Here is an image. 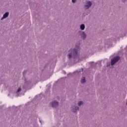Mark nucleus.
<instances>
[{
    "instance_id": "obj_6",
    "label": "nucleus",
    "mask_w": 127,
    "mask_h": 127,
    "mask_svg": "<svg viewBox=\"0 0 127 127\" xmlns=\"http://www.w3.org/2000/svg\"><path fill=\"white\" fill-rule=\"evenodd\" d=\"M72 109V112H73L74 113H76L77 111H79V107H73Z\"/></svg>"
},
{
    "instance_id": "obj_9",
    "label": "nucleus",
    "mask_w": 127,
    "mask_h": 127,
    "mask_svg": "<svg viewBox=\"0 0 127 127\" xmlns=\"http://www.w3.org/2000/svg\"><path fill=\"white\" fill-rule=\"evenodd\" d=\"M80 29L81 30H84V29H85V25L84 24H82L80 25Z\"/></svg>"
},
{
    "instance_id": "obj_11",
    "label": "nucleus",
    "mask_w": 127,
    "mask_h": 127,
    "mask_svg": "<svg viewBox=\"0 0 127 127\" xmlns=\"http://www.w3.org/2000/svg\"><path fill=\"white\" fill-rule=\"evenodd\" d=\"M20 91H21V88H20V87H19L17 90L16 93H19V92H20Z\"/></svg>"
},
{
    "instance_id": "obj_7",
    "label": "nucleus",
    "mask_w": 127,
    "mask_h": 127,
    "mask_svg": "<svg viewBox=\"0 0 127 127\" xmlns=\"http://www.w3.org/2000/svg\"><path fill=\"white\" fill-rule=\"evenodd\" d=\"M81 36H82V38L83 39H85V38H86V34H85V33L84 32H81Z\"/></svg>"
},
{
    "instance_id": "obj_3",
    "label": "nucleus",
    "mask_w": 127,
    "mask_h": 127,
    "mask_svg": "<svg viewBox=\"0 0 127 127\" xmlns=\"http://www.w3.org/2000/svg\"><path fill=\"white\" fill-rule=\"evenodd\" d=\"M91 5H92V2L90 1H88L86 2V5H85L84 6L85 9H88V8L91 7Z\"/></svg>"
},
{
    "instance_id": "obj_5",
    "label": "nucleus",
    "mask_w": 127,
    "mask_h": 127,
    "mask_svg": "<svg viewBox=\"0 0 127 127\" xmlns=\"http://www.w3.org/2000/svg\"><path fill=\"white\" fill-rule=\"evenodd\" d=\"M9 15V13L8 12H5L3 15V17L1 18V20H2V19H4V18H6Z\"/></svg>"
},
{
    "instance_id": "obj_1",
    "label": "nucleus",
    "mask_w": 127,
    "mask_h": 127,
    "mask_svg": "<svg viewBox=\"0 0 127 127\" xmlns=\"http://www.w3.org/2000/svg\"><path fill=\"white\" fill-rule=\"evenodd\" d=\"M79 50V47H75V48L73 50H70L68 51V57L70 59L72 58V56L73 58H76L78 56V51Z\"/></svg>"
},
{
    "instance_id": "obj_10",
    "label": "nucleus",
    "mask_w": 127,
    "mask_h": 127,
    "mask_svg": "<svg viewBox=\"0 0 127 127\" xmlns=\"http://www.w3.org/2000/svg\"><path fill=\"white\" fill-rule=\"evenodd\" d=\"M78 105L79 106H81V105H83V102L82 101H79L78 103Z\"/></svg>"
},
{
    "instance_id": "obj_13",
    "label": "nucleus",
    "mask_w": 127,
    "mask_h": 127,
    "mask_svg": "<svg viewBox=\"0 0 127 127\" xmlns=\"http://www.w3.org/2000/svg\"><path fill=\"white\" fill-rule=\"evenodd\" d=\"M23 75H24V72H23Z\"/></svg>"
},
{
    "instance_id": "obj_8",
    "label": "nucleus",
    "mask_w": 127,
    "mask_h": 127,
    "mask_svg": "<svg viewBox=\"0 0 127 127\" xmlns=\"http://www.w3.org/2000/svg\"><path fill=\"white\" fill-rule=\"evenodd\" d=\"M85 82H86V78H85V77H83L81 80V83L83 84L85 83Z\"/></svg>"
},
{
    "instance_id": "obj_4",
    "label": "nucleus",
    "mask_w": 127,
    "mask_h": 127,
    "mask_svg": "<svg viewBox=\"0 0 127 127\" xmlns=\"http://www.w3.org/2000/svg\"><path fill=\"white\" fill-rule=\"evenodd\" d=\"M59 106V103L57 101H54L52 102V108H57Z\"/></svg>"
},
{
    "instance_id": "obj_2",
    "label": "nucleus",
    "mask_w": 127,
    "mask_h": 127,
    "mask_svg": "<svg viewBox=\"0 0 127 127\" xmlns=\"http://www.w3.org/2000/svg\"><path fill=\"white\" fill-rule=\"evenodd\" d=\"M120 59H121L120 57H116L112 59L111 60V65L113 66V65H115V64H116V63H117V62H118Z\"/></svg>"
},
{
    "instance_id": "obj_12",
    "label": "nucleus",
    "mask_w": 127,
    "mask_h": 127,
    "mask_svg": "<svg viewBox=\"0 0 127 127\" xmlns=\"http://www.w3.org/2000/svg\"><path fill=\"white\" fill-rule=\"evenodd\" d=\"M72 2H76V0H72Z\"/></svg>"
}]
</instances>
